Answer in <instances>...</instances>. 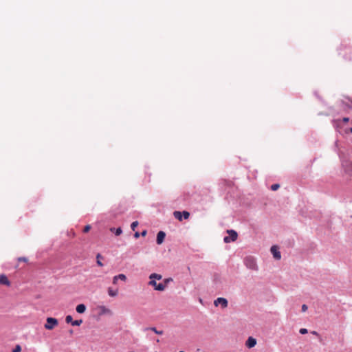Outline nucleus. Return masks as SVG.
Returning <instances> with one entry per match:
<instances>
[{"instance_id": "nucleus-1", "label": "nucleus", "mask_w": 352, "mask_h": 352, "mask_svg": "<svg viewBox=\"0 0 352 352\" xmlns=\"http://www.w3.org/2000/svg\"><path fill=\"white\" fill-rule=\"evenodd\" d=\"M349 120V118H344L342 120H338L334 122L336 127L340 133H352V127L348 128L345 126Z\"/></svg>"}, {"instance_id": "nucleus-2", "label": "nucleus", "mask_w": 352, "mask_h": 352, "mask_svg": "<svg viewBox=\"0 0 352 352\" xmlns=\"http://www.w3.org/2000/svg\"><path fill=\"white\" fill-rule=\"evenodd\" d=\"M58 324V320L54 318L48 317L46 319V323L44 325V327L47 330H52L54 329Z\"/></svg>"}, {"instance_id": "nucleus-3", "label": "nucleus", "mask_w": 352, "mask_h": 352, "mask_svg": "<svg viewBox=\"0 0 352 352\" xmlns=\"http://www.w3.org/2000/svg\"><path fill=\"white\" fill-rule=\"evenodd\" d=\"M227 233L229 236H225L223 239V241L226 243L234 242L237 239L238 234L234 230H228Z\"/></svg>"}, {"instance_id": "nucleus-4", "label": "nucleus", "mask_w": 352, "mask_h": 352, "mask_svg": "<svg viewBox=\"0 0 352 352\" xmlns=\"http://www.w3.org/2000/svg\"><path fill=\"white\" fill-rule=\"evenodd\" d=\"M173 215L177 219L182 221L183 218L184 219H188L190 217V213L187 211H183L182 212L179 211H175L173 212Z\"/></svg>"}, {"instance_id": "nucleus-5", "label": "nucleus", "mask_w": 352, "mask_h": 352, "mask_svg": "<svg viewBox=\"0 0 352 352\" xmlns=\"http://www.w3.org/2000/svg\"><path fill=\"white\" fill-rule=\"evenodd\" d=\"M245 263L246 266L251 270H255L256 268V261L252 257H247L245 259Z\"/></svg>"}, {"instance_id": "nucleus-6", "label": "nucleus", "mask_w": 352, "mask_h": 352, "mask_svg": "<svg viewBox=\"0 0 352 352\" xmlns=\"http://www.w3.org/2000/svg\"><path fill=\"white\" fill-rule=\"evenodd\" d=\"M65 321L67 323H72L73 326H80L82 322V320H73V318L70 315L66 316Z\"/></svg>"}, {"instance_id": "nucleus-7", "label": "nucleus", "mask_w": 352, "mask_h": 352, "mask_svg": "<svg viewBox=\"0 0 352 352\" xmlns=\"http://www.w3.org/2000/svg\"><path fill=\"white\" fill-rule=\"evenodd\" d=\"M215 306H218L221 305L223 308H226L228 307V300L224 298H218L214 302Z\"/></svg>"}, {"instance_id": "nucleus-8", "label": "nucleus", "mask_w": 352, "mask_h": 352, "mask_svg": "<svg viewBox=\"0 0 352 352\" xmlns=\"http://www.w3.org/2000/svg\"><path fill=\"white\" fill-rule=\"evenodd\" d=\"M271 252L272 253L274 257L276 259H277V260L280 259V258H281L280 252L278 251V248L277 246L273 245L271 248Z\"/></svg>"}, {"instance_id": "nucleus-9", "label": "nucleus", "mask_w": 352, "mask_h": 352, "mask_svg": "<svg viewBox=\"0 0 352 352\" xmlns=\"http://www.w3.org/2000/svg\"><path fill=\"white\" fill-rule=\"evenodd\" d=\"M256 344V340L253 337H249L245 342V346L251 349Z\"/></svg>"}, {"instance_id": "nucleus-10", "label": "nucleus", "mask_w": 352, "mask_h": 352, "mask_svg": "<svg viewBox=\"0 0 352 352\" xmlns=\"http://www.w3.org/2000/svg\"><path fill=\"white\" fill-rule=\"evenodd\" d=\"M166 236V234L163 231H160L157 234L156 242L158 245H160L163 243L164 238Z\"/></svg>"}, {"instance_id": "nucleus-11", "label": "nucleus", "mask_w": 352, "mask_h": 352, "mask_svg": "<svg viewBox=\"0 0 352 352\" xmlns=\"http://www.w3.org/2000/svg\"><path fill=\"white\" fill-rule=\"evenodd\" d=\"M0 284L4 285L6 286L10 285V282L8 280V277L5 274H1L0 276Z\"/></svg>"}, {"instance_id": "nucleus-12", "label": "nucleus", "mask_w": 352, "mask_h": 352, "mask_svg": "<svg viewBox=\"0 0 352 352\" xmlns=\"http://www.w3.org/2000/svg\"><path fill=\"white\" fill-rule=\"evenodd\" d=\"M351 49L349 47H344L343 49H340V52L339 54L343 56H344L346 54H351Z\"/></svg>"}, {"instance_id": "nucleus-13", "label": "nucleus", "mask_w": 352, "mask_h": 352, "mask_svg": "<svg viewBox=\"0 0 352 352\" xmlns=\"http://www.w3.org/2000/svg\"><path fill=\"white\" fill-rule=\"evenodd\" d=\"M76 310L78 313L82 314L85 311L86 307L84 304H80V305H77Z\"/></svg>"}, {"instance_id": "nucleus-14", "label": "nucleus", "mask_w": 352, "mask_h": 352, "mask_svg": "<svg viewBox=\"0 0 352 352\" xmlns=\"http://www.w3.org/2000/svg\"><path fill=\"white\" fill-rule=\"evenodd\" d=\"M118 290L113 289L111 287L108 288V294L111 297H115L118 295Z\"/></svg>"}, {"instance_id": "nucleus-15", "label": "nucleus", "mask_w": 352, "mask_h": 352, "mask_svg": "<svg viewBox=\"0 0 352 352\" xmlns=\"http://www.w3.org/2000/svg\"><path fill=\"white\" fill-rule=\"evenodd\" d=\"M149 278L150 279H154L155 280L157 279V280H161L162 278V275L160 274H156V273H153V274H151L150 276H149Z\"/></svg>"}, {"instance_id": "nucleus-16", "label": "nucleus", "mask_w": 352, "mask_h": 352, "mask_svg": "<svg viewBox=\"0 0 352 352\" xmlns=\"http://www.w3.org/2000/svg\"><path fill=\"white\" fill-rule=\"evenodd\" d=\"M102 258V256L100 255V254H98L97 256H96V262H97V264L98 266L100 267H102L103 266V263L101 262L100 259Z\"/></svg>"}, {"instance_id": "nucleus-17", "label": "nucleus", "mask_w": 352, "mask_h": 352, "mask_svg": "<svg viewBox=\"0 0 352 352\" xmlns=\"http://www.w3.org/2000/svg\"><path fill=\"white\" fill-rule=\"evenodd\" d=\"M166 288V284L159 283L155 289L157 291H164Z\"/></svg>"}, {"instance_id": "nucleus-18", "label": "nucleus", "mask_w": 352, "mask_h": 352, "mask_svg": "<svg viewBox=\"0 0 352 352\" xmlns=\"http://www.w3.org/2000/svg\"><path fill=\"white\" fill-rule=\"evenodd\" d=\"M150 280H151L149 281L148 285L153 286L154 287V289H155L157 286V283H156V281L154 279H150Z\"/></svg>"}, {"instance_id": "nucleus-19", "label": "nucleus", "mask_w": 352, "mask_h": 352, "mask_svg": "<svg viewBox=\"0 0 352 352\" xmlns=\"http://www.w3.org/2000/svg\"><path fill=\"white\" fill-rule=\"evenodd\" d=\"M116 277L118 278V279H120L122 281H125L126 280V276L123 274H120L117 275Z\"/></svg>"}, {"instance_id": "nucleus-20", "label": "nucleus", "mask_w": 352, "mask_h": 352, "mask_svg": "<svg viewBox=\"0 0 352 352\" xmlns=\"http://www.w3.org/2000/svg\"><path fill=\"white\" fill-rule=\"evenodd\" d=\"M149 329L159 335H162L163 333L162 331H158L155 327H151Z\"/></svg>"}, {"instance_id": "nucleus-21", "label": "nucleus", "mask_w": 352, "mask_h": 352, "mask_svg": "<svg viewBox=\"0 0 352 352\" xmlns=\"http://www.w3.org/2000/svg\"><path fill=\"white\" fill-rule=\"evenodd\" d=\"M21 347L20 345L17 344L15 348L12 350V352H21Z\"/></svg>"}, {"instance_id": "nucleus-22", "label": "nucleus", "mask_w": 352, "mask_h": 352, "mask_svg": "<svg viewBox=\"0 0 352 352\" xmlns=\"http://www.w3.org/2000/svg\"><path fill=\"white\" fill-rule=\"evenodd\" d=\"M279 187H280L279 184H273V185L271 186V189L272 190H278L279 188Z\"/></svg>"}, {"instance_id": "nucleus-23", "label": "nucleus", "mask_w": 352, "mask_h": 352, "mask_svg": "<svg viewBox=\"0 0 352 352\" xmlns=\"http://www.w3.org/2000/svg\"><path fill=\"white\" fill-rule=\"evenodd\" d=\"M138 226V221H134L131 223V229L133 230H135V229L136 228V227Z\"/></svg>"}, {"instance_id": "nucleus-24", "label": "nucleus", "mask_w": 352, "mask_h": 352, "mask_svg": "<svg viewBox=\"0 0 352 352\" xmlns=\"http://www.w3.org/2000/svg\"><path fill=\"white\" fill-rule=\"evenodd\" d=\"M122 229L120 228H118L116 230L115 234H116V235L119 236L120 234H122Z\"/></svg>"}, {"instance_id": "nucleus-25", "label": "nucleus", "mask_w": 352, "mask_h": 352, "mask_svg": "<svg viewBox=\"0 0 352 352\" xmlns=\"http://www.w3.org/2000/svg\"><path fill=\"white\" fill-rule=\"evenodd\" d=\"M90 229H91V226H90V225H87V226L84 228V229H83V232H85V233H86V232H88L90 230Z\"/></svg>"}, {"instance_id": "nucleus-26", "label": "nucleus", "mask_w": 352, "mask_h": 352, "mask_svg": "<svg viewBox=\"0 0 352 352\" xmlns=\"http://www.w3.org/2000/svg\"><path fill=\"white\" fill-rule=\"evenodd\" d=\"M299 332L301 333V334H305L307 333V329H305V328H302L300 329Z\"/></svg>"}, {"instance_id": "nucleus-27", "label": "nucleus", "mask_w": 352, "mask_h": 352, "mask_svg": "<svg viewBox=\"0 0 352 352\" xmlns=\"http://www.w3.org/2000/svg\"><path fill=\"white\" fill-rule=\"evenodd\" d=\"M18 261H23V262H27V261H28V259H27V258H25V257H19V258H18Z\"/></svg>"}, {"instance_id": "nucleus-28", "label": "nucleus", "mask_w": 352, "mask_h": 352, "mask_svg": "<svg viewBox=\"0 0 352 352\" xmlns=\"http://www.w3.org/2000/svg\"><path fill=\"white\" fill-rule=\"evenodd\" d=\"M118 278L116 277V276H115L113 278V284L114 285H116L118 283Z\"/></svg>"}, {"instance_id": "nucleus-29", "label": "nucleus", "mask_w": 352, "mask_h": 352, "mask_svg": "<svg viewBox=\"0 0 352 352\" xmlns=\"http://www.w3.org/2000/svg\"><path fill=\"white\" fill-rule=\"evenodd\" d=\"M307 309H308V307H307V306L306 305H302V311L303 312L306 311L307 310Z\"/></svg>"}, {"instance_id": "nucleus-30", "label": "nucleus", "mask_w": 352, "mask_h": 352, "mask_svg": "<svg viewBox=\"0 0 352 352\" xmlns=\"http://www.w3.org/2000/svg\"><path fill=\"white\" fill-rule=\"evenodd\" d=\"M101 309H102V311L104 313H105V312H108V311H109V309H107V308H106L105 307H104V306H103V307H101Z\"/></svg>"}, {"instance_id": "nucleus-31", "label": "nucleus", "mask_w": 352, "mask_h": 352, "mask_svg": "<svg viewBox=\"0 0 352 352\" xmlns=\"http://www.w3.org/2000/svg\"><path fill=\"white\" fill-rule=\"evenodd\" d=\"M141 235L142 236H145L146 235V230H143L142 232H141Z\"/></svg>"}, {"instance_id": "nucleus-32", "label": "nucleus", "mask_w": 352, "mask_h": 352, "mask_svg": "<svg viewBox=\"0 0 352 352\" xmlns=\"http://www.w3.org/2000/svg\"><path fill=\"white\" fill-rule=\"evenodd\" d=\"M135 238L138 239L140 236L139 232H135L134 234Z\"/></svg>"}, {"instance_id": "nucleus-33", "label": "nucleus", "mask_w": 352, "mask_h": 352, "mask_svg": "<svg viewBox=\"0 0 352 352\" xmlns=\"http://www.w3.org/2000/svg\"><path fill=\"white\" fill-rule=\"evenodd\" d=\"M170 279H169V278L165 279L164 280L165 284L166 285V283H168L170 281Z\"/></svg>"}, {"instance_id": "nucleus-34", "label": "nucleus", "mask_w": 352, "mask_h": 352, "mask_svg": "<svg viewBox=\"0 0 352 352\" xmlns=\"http://www.w3.org/2000/svg\"><path fill=\"white\" fill-rule=\"evenodd\" d=\"M311 333L314 334V335L318 336V333L316 331H312Z\"/></svg>"}, {"instance_id": "nucleus-35", "label": "nucleus", "mask_w": 352, "mask_h": 352, "mask_svg": "<svg viewBox=\"0 0 352 352\" xmlns=\"http://www.w3.org/2000/svg\"><path fill=\"white\" fill-rule=\"evenodd\" d=\"M110 230H111V232H114L115 228H111V229H110Z\"/></svg>"}, {"instance_id": "nucleus-36", "label": "nucleus", "mask_w": 352, "mask_h": 352, "mask_svg": "<svg viewBox=\"0 0 352 352\" xmlns=\"http://www.w3.org/2000/svg\"><path fill=\"white\" fill-rule=\"evenodd\" d=\"M69 333H70V334H72V333H73V330H72V329H71V330L69 331Z\"/></svg>"}, {"instance_id": "nucleus-37", "label": "nucleus", "mask_w": 352, "mask_h": 352, "mask_svg": "<svg viewBox=\"0 0 352 352\" xmlns=\"http://www.w3.org/2000/svg\"><path fill=\"white\" fill-rule=\"evenodd\" d=\"M179 352H184V351H179Z\"/></svg>"}]
</instances>
